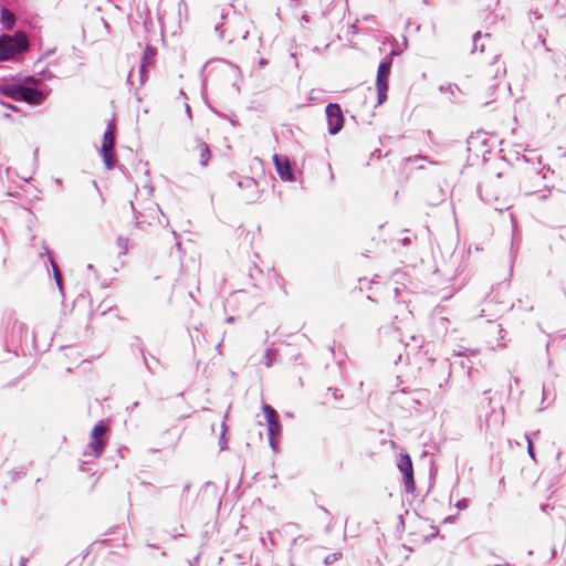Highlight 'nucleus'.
<instances>
[{"instance_id":"obj_29","label":"nucleus","mask_w":566,"mask_h":566,"mask_svg":"<svg viewBox=\"0 0 566 566\" xmlns=\"http://www.w3.org/2000/svg\"><path fill=\"white\" fill-rule=\"evenodd\" d=\"M419 160H428V159L426 156H421V155L408 158V161H410V163H417Z\"/></svg>"},{"instance_id":"obj_40","label":"nucleus","mask_w":566,"mask_h":566,"mask_svg":"<svg viewBox=\"0 0 566 566\" xmlns=\"http://www.w3.org/2000/svg\"><path fill=\"white\" fill-rule=\"evenodd\" d=\"M266 64H268V61H266L265 59H261V60L259 61V65H260L261 67H263V66H264V65H266Z\"/></svg>"},{"instance_id":"obj_25","label":"nucleus","mask_w":566,"mask_h":566,"mask_svg":"<svg viewBox=\"0 0 566 566\" xmlns=\"http://www.w3.org/2000/svg\"><path fill=\"white\" fill-rule=\"evenodd\" d=\"M38 75L40 81L53 78V74L49 70H43L39 72Z\"/></svg>"},{"instance_id":"obj_33","label":"nucleus","mask_w":566,"mask_h":566,"mask_svg":"<svg viewBox=\"0 0 566 566\" xmlns=\"http://www.w3.org/2000/svg\"><path fill=\"white\" fill-rule=\"evenodd\" d=\"M469 361H470V360H469L468 358L462 357V358H461V360H460V365H461V367H462V368L468 367V368L470 369L471 367H470V366H468V364H467V363H469Z\"/></svg>"},{"instance_id":"obj_9","label":"nucleus","mask_w":566,"mask_h":566,"mask_svg":"<svg viewBox=\"0 0 566 566\" xmlns=\"http://www.w3.org/2000/svg\"><path fill=\"white\" fill-rule=\"evenodd\" d=\"M397 53L392 51L389 55H387L378 66L376 84H388L391 66H392V56Z\"/></svg>"},{"instance_id":"obj_22","label":"nucleus","mask_w":566,"mask_h":566,"mask_svg":"<svg viewBox=\"0 0 566 566\" xmlns=\"http://www.w3.org/2000/svg\"><path fill=\"white\" fill-rule=\"evenodd\" d=\"M127 243L128 240L125 238H118L117 239V247L119 249V254H125L127 252Z\"/></svg>"},{"instance_id":"obj_8","label":"nucleus","mask_w":566,"mask_h":566,"mask_svg":"<svg viewBox=\"0 0 566 566\" xmlns=\"http://www.w3.org/2000/svg\"><path fill=\"white\" fill-rule=\"evenodd\" d=\"M273 164L280 178L284 181H294L295 176L291 160L283 155L275 154L273 156Z\"/></svg>"},{"instance_id":"obj_38","label":"nucleus","mask_w":566,"mask_h":566,"mask_svg":"<svg viewBox=\"0 0 566 566\" xmlns=\"http://www.w3.org/2000/svg\"><path fill=\"white\" fill-rule=\"evenodd\" d=\"M410 242H411V240H410V238H408V237H406V238H403V239L401 240V243H402L403 245H409V244H410Z\"/></svg>"},{"instance_id":"obj_14","label":"nucleus","mask_w":566,"mask_h":566,"mask_svg":"<svg viewBox=\"0 0 566 566\" xmlns=\"http://www.w3.org/2000/svg\"><path fill=\"white\" fill-rule=\"evenodd\" d=\"M0 23L3 29L11 30L15 24V15L7 8H2L0 12Z\"/></svg>"},{"instance_id":"obj_11","label":"nucleus","mask_w":566,"mask_h":566,"mask_svg":"<svg viewBox=\"0 0 566 566\" xmlns=\"http://www.w3.org/2000/svg\"><path fill=\"white\" fill-rule=\"evenodd\" d=\"M155 56V51L149 46L146 48L144 56L142 59V63L139 65V76H140V85L145 82L147 76L146 69L153 63V59Z\"/></svg>"},{"instance_id":"obj_4","label":"nucleus","mask_w":566,"mask_h":566,"mask_svg":"<svg viewBox=\"0 0 566 566\" xmlns=\"http://www.w3.org/2000/svg\"><path fill=\"white\" fill-rule=\"evenodd\" d=\"M49 93L50 90L46 87L39 88L21 84L18 102H25L30 105H41L49 95Z\"/></svg>"},{"instance_id":"obj_20","label":"nucleus","mask_w":566,"mask_h":566,"mask_svg":"<svg viewBox=\"0 0 566 566\" xmlns=\"http://www.w3.org/2000/svg\"><path fill=\"white\" fill-rule=\"evenodd\" d=\"M340 557H342L340 552L332 553L324 558V564L326 566H329V565L334 564L335 562H337Z\"/></svg>"},{"instance_id":"obj_15","label":"nucleus","mask_w":566,"mask_h":566,"mask_svg":"<svg viewBox=\"0 0 566 566\" xmlns=\"http://www.w3.org/2000/svg\"><path fill=\"white\" fill-rule=\"evenodd\" d=\"M490 39V34L489 33H485V34H482L480 31H478L474 35H473V48H472V52H476L479 49L481 52L484 51V48H485V43L484 41L482 43H480L482 40H489Z\"/></svg>"},{"instance_id":"obj_5","label":"nucleus","mask_w":566,"mask_h":566,"mask_svg":"<svg viewBox=\"0 0 566 566\" xmlns=\"http://www.w3.org/2000/svg\"><path fill=\"white\" fill-rule=\"evenodd\" d=\"M325 113L327 118L328 133L331 135H336L342 130L344 126L342 108L336 103H329L325 108Z\"/></svg>"},{"instance_id":"obj_6","label":"nucleus","mask_w":566,"mask_h":566,"mask_svg":"<svg viewBox=\"0 0 566 566\" xmlns=\"http://www.w3.org/2000/svg\"><path fill=\"white\" fill-rule=\"evenodd\" d=\"M266 422H268V434L270 444L273 449H275V437L280 436L281 433V423L277 416V412L273 407L270 405H263L262 407Z\"/></svg>"},{"instance_id":"obj_24","label":"nucleus","mask_w":566,"mask_h":566,"mask_svg":"<svg viewBox=\"0 0 566 566\" xmlns=\"http://www.w3.org/2000/svg\"><path fill=\"white\" fill-rule=\"evenodd\" d=\"M526 440H527V453L528 455L535 460V451H534V448H533V443H532V440L530 438L528 434L525 436Z\"/></svg>"},{"instance_id":"obj_26","label":"nucleus","mask_w":566,"mask_h":566,"mask_svg":"<svg viewBox=\"0 0 566 566\" xmlns=\"http://www.w3.org/2000/svg\"><path fill=\"white\" fill-rule=\"evenodd\" d=\"M205 337L200 336L199 334L197 336L191 335L192 345L196 348L197 346L201 345V340H203Z\"/></svg>"},{"instance_id":"obj_48","label":"nucleus","mask_w":566,"mask_h":566,"mask_svg":"<svg viewBox=\"0 0 566 566\" xmlns=\"http://www.w3.org/2000/svg\"><path fill=\"white\" fill-rule=\"evenodd\" d=\"M486 400H488V403H489V405H491V402H492V398H491V397H488V398H486Z\"/></svg>"},{"instance_id":"obj_18","label":"nucleus","mask_w":566,"mask_h":566,"mask_svg":"<svg viewBox=\"0 0 566 566\" xmlns=\"http://www.w3.org/2000/svg\"><path fill=\"white\" fill-rule=\"evenodd\" d=\"M528 17H530L531 23H533V24L536 21L541 20L542 19V12H541L539 8L537 6H535V4H532L530 7Z\"/></svg>"},{"instance_id":"obj_41","label":"nucleus","mask_w":566,"mask_h":566,"mask_svg":"<svg viewBox=\"0 0 566 566\" xmlns=\"http://www.w3.org/2000/svg\"><path fill=\"white\" fill-rule=\"evenodd\" d=\"M478 190L480 192L481 198L485 200V198L482 195V186H479ZM486 201H490V199H486Z\"/></svg>"},{"instance_id":"obj_36","label":"nucleus","mask_w":566,"mask_h":566,"mask_svg":"<svg viewBox=\"0 0 566 566\" xmlns=\"http://www.w3.org/2000/svg\"><path fill=\"white\" fill-rule=\"evenodd\" d=\"M138 406H139V402H138V401H135L132 406L127 407V410L132 412V411H133L134 409H136Z\"/></svg>"},{"instance_id":"obj_31","label":"nucleus","mask_w":566,"mask_h":566,"mask_svg":"<svg viewBox=\"0 0 566 566\" xmlns=\"http://www.w3.org/2000/svg\"><path fill=\"white\" fill-rule=\"evenodd\" d=\"M492 2L497 3L496 0H485L484 7H485L486 10H491L492 9Z\"/></svg>"},{"instance_id":"obj_37","label":"nucleus","mask_w":566,"mask_h":566,"mask_svg":"<svg viewBox=\"0 0 566 566\" xmlns=\"http://www.w3.org/2000/svg\"><path fill=\"white\" fill-rule=\"evenodd\" d=\"M538 39L541 40L542 44L545 46L546 45V39L544 36V34L542 32L538 33Z\"/></svg>"},{"instance_id":"obj_12","label":"nucleus","mask_w":566,"mask_h":566,"mask_svg":"<svg viewBox=\"0 0 566 566\" xmlns=\"http://www.w3.org/2000/svg\"><path fill=\"white\" fill-rule=\"evenodd\" d=\"M20 87L21 84L19 83H0V94L14 101H19Z\"/></svg>"},{"instance_id":"obj_10","label":"nucleus","mask_w":566,"mask_h":566,"mask_svg":"<svg viewBox=\"0 0 566 566\" xmlns=\"http://www.w3.org/2000/svg\"><path fill=\"white\" fill-rule=\"evenodd\" d=\"M193 151H196L199 156V163L201 167H206L210 159V148L208 144L200 138L196 139V146L193 148Z\"/></svg>"},{"instance_id":"obj_47","label":"nucleus","mask_w":566,"mask_h":566,"mask_svg":"<svg viewBox=\"0 0 566 566\" xmlns=\"http://www.w3.org/2000/svg\"><path fill=\"white\" fill-rule=\"evenodd\" d=\"M514 384H518L520 379L517 377L513 378Z\"/></svg>"},{"instance_id":"obj_46","label":"nucleus","mask_w":566,"mask_h":566,"mask_svg":"<svg viewBox=\"0 0 566 566\" xmlns=\"http://www.w3.org/2000/svg\"><path fill=\"white\" fill-rule=\"evenodd\" d=\"M499 73H500V67L496 69V72L494 73V77H497L499 76Z\"/></svg>"},{"instance_id":"obj_2","label":"nucleus","mask_w":566,"mask_h":566,"mask_svg":"<svg viewBox=\"0 0 566 566\" xmlns=\"http://www.w3.org/2000/svg\"><path fill=\"white\" fill-rule=\"evenodd\" d=\"M108 428L104 422H98L94 426L91 434V442L86 447L84 454L98 458L105 449L103 437L106 434Z\"/></svg>"},{"instance_id":"obj_50","label":"nucleus","mask_w":566,"mask_h":566,"mask_svg":"<svg viewBox=\"0 0 566 566\" xmlns=\"http://www.w3.org/2000/svg\"><path fill=\"white\" fill-rule=\"evenodd\" d=\"M180 96L186 97V94H185V92H184V91H181V92H180Z\"/></svg>"},{"instance_id":"obj_1","label":"nucleus","mask_w":566,"mask_h":566,"mask_svg":"<svg viewBox=\"0 0 566 566\" xmlns=\"http://www.w3.org/2000/svg\"><path fill=\"white\" fill-rule=\"evenodd\" d=\"M29 39L22 31L0 36V61L14 60L29 49Z\"/></svg>"},{"instance_id":"obj_19","label":"nucleus","mask_w":566,"mask_h":566,"mask_svg":"<svg viewBox=\"0 0 566 566\" xmlns=\"http://www.w3.org/2000/svg\"><path fill=\"white\" fill-rule=\"evenodd\" d=\"M255 186H256V182L251 177H244L243 179L238 181V187L239 188H253Z\"/></svg>"},{"instance_id":"obj_21","label":"nucleus","mask_w":566,"mask_h":566,"mask_svg":"<svg viewBox=\"0 0 566 566\" xmlns=\"http://www.w3.org/2000/svg\"><path fill=\"white\" fill-rule=\"evenodd\" d=\"M263 358H264V364L266 367H270L272 366V363L275 358V352L272 350V349H266L264 355H263Z\"/></svg>"},{"instance_id":"obj_49","label":"nucleus","mask_w":566,"mask_h":566,"mask_svg":"<svg viewBox=\"0 0 566 566\" xmlns=\"http://www.w3.org/2000/svg\"><path fill=\"white\" fill-rule=\"evenodd\" d=\"M542 200L546 199L547 198V195H543L539 197Z\"/></svg>"},{"instance_id":"obj_44","label":"nucleus","mask_w":566,"mask_h":566,"mask_svg":"<svg viewBox=\"0 0 566 566\" xmlns=\"http://www.w3.org/2000/svg\"><path fill=\"white\" fill-rule=\"evenodd\" d=\"M319 510H322L326 514H329L328 510L326 507H324L323 505H319Z\"/></svg>"},{"instance_id":"obj_30","label":"nucleus","mask_w":566,"mask_h":566,"mask_svg":"<svg viewBox=\"0 0 566 566\" xmlns=\"http://www.w3.org/2000/svg\"><path fill=\"white\" fill-rule=\"evenodd\" d=\"M271 272L273 273V276L276 279L277 284L283 285V277L280 274H277L274 269H272Z\"/></svg>"},{"instance_id":"obj_17","label":"nucleus","mask_w":566,"mask_h":566,"mask_svg":"<svg viewBox=\"0 0 566 566\" xmlns=\"http://www.w3.org/2000/svg\"><path fill=\"white\" fill-rule=\"evenodd\" d=\"M396 311L401 313L402 321H407L412 316L411 311L408 310V306L405 302H396Z\"/></svg>"},{"instance_id":"obj_32","label":"nucleus","mask_w":566,"mask_h":566,"mask_svg":"<svg viewBox=\"0 0 566 566\" xmlns=\"http://www.w3.org/2000/svg\"><path fill=\"white\" fill-rule=\"evenodd\" d=\"M185 108H186V114L188 116V118L191 120L192 119V113H191V108L189 106V104H185Z\"/></svg>"},{"instance_id":"obj_45","label":"nucleus","mask_w":566,"mask_h":566,"mask_svg":"<svg viewBox=\"0 0 566 566\" xmlns=\"http://www.w3.org/2000/svg\"><path fill=\"white\" fill-rule=\"evenodd\" d=\"M338 391H339L338 389H335V390H334V398H335V399H338Z\"/></svg>"},{"instance_id":"obj_43","label":"nucleus","mask_w":566,"mask_h":566,"mask_svg":"<svg viewBox=\"0 0 566 566\" xmlns=\"http://www.w3.org/2000/svg\"><path fill=\"white\" fill-rule=\"evenodd\" d=\"M54 182H55L57 186H62V179H61V178H55V179H54Z\"/></svg>"},{"instance_id":"obj_42","label":"nucleus","mask_w":566,"mask_h":566,"mask_svg":"<svg viewBox=\"0 0 566 566\" xmlns=\"http://www.w3.org/2000/svg\"><path fill=\"white\" fill-rule=\"evenodd\" d=\"M298 541H305V539L302 537H296L293 539V545H296L298 543Z\"/></svg>"},{"instance_id":"obj_23","label":"nucleus","mask_w":566,"mask_h":566,"mask_svg":"<svg viewBox=\"0 0 566 566\" xmlns=\"http://www.w3.org/2000/svg\"><path fill=\"white\" fill-rule=\"evenodd\" d=\"M39 83H40L39 77L27 76V77H24V81L21 84H25V85H29V86L38 87Z\"/></svg>"},{"instance_id":"obj_34","label":"nucleus","mask_w":566,"mask_h":566,"mask_svg":"<svg viewBox=\"0 0 566 566\" xmlns=\"http://www.w3.org/2000/svg\"><path fill=\"white\" fill-rule=\"evenodd\" d=\"M334 526V520L332 518L325 527L326 533H329Z\"/></svg>"},{"instance_id":"obj_3","label":"nucleus","mask_w":566,"mask_h":566,"mask_svg":"<svg viewBox=\"0 0 566 566\" xmlns=\"http://www.w3.org/2000/svg\"><path fill=\"white\" fill-rule=\"evenodd\" d=\"M114 147H115V125L108 124L107 129L104 133L103 144H102V149H101L104 164L108 169L114 166V161H115Z\"/></svg>"},{"instance_id":"obj_16","label":"nucleus","mask_w":566,"mask_h":566,"mask_svg":"<svg viewBox=\"0 0 566 566\" xmlns=\"http://www.w3.org/2000/svg\"><path fill=\"white\" fill-rule=\"evenodd\" d=\"M378 104H382L387 99L388 84H376Z\"/></svg>"},{"instance_id":"obj_7","label":"nucleus","mask_w":566,"mask_h":566,"mask_svg":"<svg viewBox=\"0 0 566 566\" xmlns=\"http://www.w3.org/2000/svg\"><path fill=\"white\" fill-rule=\"evenodd\" d=\"M397 467L402 473V480L406 492L415 491V479L412 461L408 453L400 454Z\"/></svg>"},{"instance_id":"obj_35","label":"nucleus","mask_w":566,"mask_h":566,"mask_svg":"<svg viewBox=\"0 0 566 566\" xmlns=\"http://www.w3.org/2000/svg\"><path fill=\"white\" fill-rule=\"evenodd\" d=\"M2 106L11 109V111H14V112H18V108L14 106V105H11V104H8V103H1Z\"/></svg>"},{"instance_id":"obj_39","label":"nucleus","mask_w":566,"mask_h":566,"mask_svg":"<svg viewBox=\"0 0 566 566\" xmlns=\"http://www.w3.org/2000/svg\"><path fill=\"white\" fill-rule=\"evenodd\" d=\"M27 562H28V558L22 557V558L20 559V564H19V566H27Z\"/></svg>"},{"instance_id":"obj_27","label":"nucleus","mask_w":566,"mask_h":566,"mask_svg":"<svg viewBox=\"0 0 566 566\" xmlns=\"http://www.w3.org/2000/svg\"><path fill=\"white\" fill-rule=\"evenodd\" d=\"M455 506L459 509V510H464L469 506V501L467 499H462V500H459L455 504Z\"/></svg>"},{"instance_id":"obj_28","label":"nucleus","mask_w":566,"mask_h":566,"mask_svg":"<svg viewBox=\"0 0 566 566\" xmlns=\"http://www.w3.org/2000/svg\"><path fill=\"white\" fill-rule=\"evenodd\" d=\"M140 352H142V354H143V358H144V363H145L146 368L148 369V371H149V373L154 374V369H153V367L149 365V363H148V360H147V358H146V356H145V354H144V349H143V348H140Z\"/></svg>"},{"instance_id":"obj_13","label":"nucleus","mask_w":566,"mask_h":566,"mask_svg":"<svg viewBox=\"0 0 566 566\" xmlns=\"http://www.w3.org/2000/svg\"><path fill=\"white\" fill-rule=\"evenodd\" d=\"M44 250H45V254L49 256V261L52 265V270H53V275H54V280H55V283L60 290V292H63V281H62V273L59 269V265L56 264V262L54 261V259L52 258L51 253H50V250L48 247H44Z\"/></svg>"}]
</instances>
